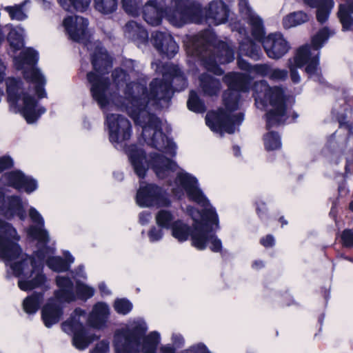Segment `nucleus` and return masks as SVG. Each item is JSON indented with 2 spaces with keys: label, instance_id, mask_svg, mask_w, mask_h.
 <instances>
[{
  "label": "nucleus",
  "instance_id": "b1692460",
  "mask_svg": "<svg viewBox=\"0 0 353 353\" xmlns=\"http://www.w3.org/2000/svg\"><path fill=\"white\" fill-rule=\"evenodd\" d=\"M54 296H55L54 295ZM61 300L56 297L50 298L41 310V318L47 327L57 323L63 314V305Z\"/></svg>",
  "mask_w": 353,
  "mask_h": 353
},
{
  "label": "nucleus",
  "instance_id": "5fc2aeb1",
  "mask_svg": "<svg viewBox=\"0 0 353 353\" xmlns=\"http://www.w3.org/2000/svg\"><path fill=\"white\" fill-rule=\"evenodd\" d=\"M152 217L149 212H142L139 214V222L141 225H146L150 222Z\"/></svg>",
  "mask_w": 353,
  "mask_h": 353
},
{
  "label": "nucleus",
  "instance_id": "f8f14e48",
  "mask_svg": "<svg viewBox=\"0 0 353 353\" xmlns=\"http://www.w3.org/2000/svg\"><path fill=\"white\" fill-rule=\"evenodd\" d=\"M239 10L242 17L245 19L251 26L252 35L259 41H261L267 56L272 59H279L289 51V43L279 32L271 33L267 37L263 20L253 11L248 0H239Z\"/></svg>",
  "mask_w": 353,
  "mask_h": 353
},
{
  "label": "nucleus",
  "instance_id": "3c124183",
  "mask_svg": "<svg viewBox=\"0 0 353 353\" xmlns=\"http://www.w3.org/2000/svg\"><path fill=\"white\" fill-rule=\"evenodd\" d=\"M237 65L239 69L252 74L253 65H251L246 60L243 59L241 56L237 57Z\"/></svg>",
  "mask_w": 353,
  "mask_h": 353
},
{
  "label": "nucleus",
  "instance_id": "f3484780",
  "mask_svg": "<svg viewBox=\"0 0 353 353\" xmlns=\"http://www.w3.org/2000/svg\"><path fill=\"white\" fill-rule=\"evenodd\" d=\"M58 289L54 292V295L62 302L70 303L77 299L87 301L94 294V289L79 281H76L75 292L72 281L63 276H57L55 279Z\"/></svg>",
  "mask_w": 353,
  "mask_h": 353
},
{
  "label": "nucleus",
  "instance_id": "4be33fe9",
  "mask_svg": "<svg viewBox=\"0 0 353 353\" xmlns=\"http://www.w3.org/2000/svg\"><path fill=\"white\" fill-rule=\"evenodd\" d=\"M347 142H350L346 134L336 131L327 139L325 147L323 150L324 156L330 163H338L341 153L347 148Z\"/></svg>",
  "mask_w": 353,
  "mask_h": 353
},
{
  "label": "nucleus",
  "instance_id": "72a5a7b5",
  "mask_svg": "<svg viewBox=\"0 0 353 353\" xmlns=\"http://www.w3.org/2000/svg\"><path fill=\"white\" fill-rule=\"evenodd\" d=\"M155 219L159 227L165 229H172L177 220L174 214L168 210H160L156 214Z\"/></svg>",
  "mask_w": 353,
  "mask_h": 353
},
{
  "label": "nucleus",
  "instance_id": "423d86ee",
  "mask_svg": "<svg viewBox=\"0 0 353 353\" xmlns=\"http://www.w3.org/2000/svg\"><path fill=\"white\" fill-rule=\"evenodd\" d=\"M189 56L197 59L210 72L222 75L224 71L219 64L231 63L234 59V49L220 41L210 30H205L192 36L186 44Z\"/></svg>",
  "mask_w": 353,
  "mask_h": 353
},
{
  "label": "nucleus",
  "instance_id": "0e129e2a",
  "mask_svg": "<svg viewBox=\"0 0 353 353\" xmlns=\"http://www.w3.org/2000/svg\"><path fill=\"white\" fill-rule=\"evenodd\" d=\"M336 203H333L332 206L331 208L330 212V216L332 217L334 220H336Z\"/></svg>",
  "mask_w": 353,
  "mask_h": 353
},
{
  "label": "nucleus",
  "instance_id": "aec40b11",
  "mask_svg": "<svg viewBox=\"0 0 353 353\" xmlns=\"http://www.w3.org/2000/svg\"><path fill=\"white\" fill-rule=\"evenodd\" d=\"M1 181L6 185L12 187L20 191L24 190L31 194L37 189V181L32 176L25 175L20 170H14L5 173L1 176Z\"/></svg>",
  "mask_w": 353,
  "mask_h": 353
},
{
  "label": "nucleus",
  "instance_id": "13d9d810",
  "mask_svg": "<svg viewBox=\"0 0 353 353\" xmlns=\"http://www.w3.org/2000/svg\"><path fill=\"white\" fill-rule=\"evenodd\" d=\"M265 211L266 207L264 203H256V212L261 219H263L265 216Z\"/></svg>",
  "mask_w": 353,
  "mask_h": 353
},
{
  "label": "nucleus",
  "instance_id": "49530a36",
  "mask_svg": "<svg viewBox=\"0 0 353 353\" xmlns=\"http://www.w3.org/2000/svg\"><path fill=\"white\" fill-rule=\"evenodd\" d=\"M163 236V232L161 228H157L155 226L151 228L148 232V237L151 242L160 241Z\"/></svg>",
  "mask_w": 353,
  "mask_h": 353
},
{
  "label": "nucleus",
  "instance_id": "1a4fd4ad",
  "mask_svg": "<svg viewBox=\"0 0 353 353\" xmlns=\"http://www.w3.org/2000/svg\"><path fill=\"white\" fill-rule=\"evenodd\" d=\"M152 68L162 78H155L150 83V104L157 108H167L173 90L180 92L185 90L188 80L181 70L171 63L157 61L152 63Z\"/></svg>",
  "mask_w": 353,
  "mask_h": 353
},
{
  "label": "nucleus",
  "instance_id": "a211bd4d",
  "mask_svg": "<svg viewBox=\"0 0 353 353\" xmlns=\"http://www.w3.org/2000/svg\"><path fill=\"white\" fill-rule=\"evenodd\" d=\"M136 202L143 208H166L171 205V199L167 190L154 183L140 181L136 195Z\"/></svg>",
  "mask_w": 353,
  "mask_h": 353
},
{
  "label": "nucleus",
  "instance_id": "2eb2a0df",
  "mask_svg": "<svg viewBox=\"0 0 353 353\" xmlns=\"http://www.w3.org/2000/svg\"><path fill=\"white\" fill-rule=\"evenodd\" d=\"M85 317L86 312L77 307L70 318L61 324L63 331L72 336V344L79 350L86 349L92 342L99 338L83 324L81 319H84Z\"/></svg>",
  "mask_w": 353,
  "mask_h": 353
},
{
  "label": "nucleus",
  "instance_id": "6e6552de",
  "mask_svg": "<svg viewBox=\"0 0 353 353\" xmlns=\"http://www.w3.org/2000/svg\"><path fill=\"white\" fill-rule=\"evenodd\" d=\"M253 92L258 108L271 106L265 115L268 130L291 123L298 117V114L293 112L290 118L291 108L286 104L284 90L281 86H270L265 80H261L254 83Z\"/></svg>",
  "mask_w": 353,
  "mask_h": 353
},
{
  "label": "nucleus",
  "instance_id": "69168bd1",
  "mask_svg": "<svg viewBox=\"0 0 353 353\" xmlns=\"http://www.w3.org/2000/svg\"><path fill=\"white\" fill-rule=\"evenodd\" d=\"M114 177L118 181H122L123 179V173L121 172H115L113 174Z\"/></svg>",
  "mask_w": 353,
  "mask_h": 353
},
{
  "label": "nucleus",
  "instance_id": "864d4df0",
  "mask_svg": "<svg viewBox=\"0 0 353 353\" xmlns=\"http://www.w3.org/2000/svg\"><path fill=\"white\" fill-rule=\"evenodd\" d=\"M260 242L264 247H272L274 244V238L272 235L268 234L265 237L262 238Z\"/></svg>",
  "mask_w": 353,
  "mask_h": 353
},
{
  "label": "nucleus",
  "instance_id": "ddd939ff",
  "mask_svg": "<svg viewBox=\"0 0 353 353\" xmlns=\"http://www.w3.org/2000/svg\"><path fill=\"white\" fill-rule=\"evenodd\" d=\"M20 79L8 78L6 80L8 101L12 112H20L28 123L36 122L46 109L38 105L33 97L24 92Z\"/></svg>",
  "mask_w": 353,
  "mask_h": 353
},
{
  "label": "nucleus",
  "instance_id": "79ce46f5",
  "mask_svg": "<svg viewBox=\"0 0 353 353\" xmlns=\"http://www.w3.org/2000/svg\"><path fill=\"white\" fill-rule=\"evenodd\" d=\"M114 307L117 313L125 315L132 310V304L126 299H119L115 301Z\"/></svg>",
  "mask_w": 353,
  "mask_h": 353
},
{
  "label": "nucleus",
  "instance_id": "a878e982",
  "mask_svg": "<svg viewBox=\"0 0 353 353\" xmlns=\"http://www.w3.org/2000/svg\"><path fill=\"white\" fill-rule=\"evenodd\" d=\"M123 31L125 37L134 41L139 47L148 43L147 30L143 26L134 21H128L125 25Z\"/></svg>",
  "mask_w": 353,
  "mask_h": 353
},
{
  "label": "nucleus",
  "instance_id": "f257e3e1",
  "mask_svg": "<svg viewBox=\"0 0 353 353\" xmlns=\"http://www.w3.org/2000/svg\"><path fill=\"white\" fill-rule=\"evenodd\" d=\"M88 20L80 16H70L64 19L63 26L68 37L76 42L83 43L88 50L95 46L91 56L92 64L97 72L87 74V79L90 84V92L94 101L100 108L105 110L110 102L119 108L125 110L134 120L136 125L142 128V137L145 142L152 147L174 157L176 154V145L172 139L162 132V121L156 115L147 110L150 104V92L146 83L129 81L130 76L124 70L116 68L112 73L113 84L117 90L125 85V99L116 92H110V82L104 74L112 67V59L100 42L94 44L90 41Z\"/></svg>",
  "mask_w": 353,
  "mask_h": 353
},
{
  "label": "nucleus",
  "instance_id": "4c0bfd02",
  "mask_svg": "<svg viewBox=\"0 0 353 353\" xmlns=\"http://www.w3.org/2000/svg\"><path fill=\"white\" fill-rule=\"evenodd\" d=\"M94 8L103 14H110L118 8L117 0H94Z\"/></svg>",
  "mask_w": 353,
  "mask_h": 353
},
{
  "label": "nucleus",
  "instance_id": "39448f33",
  "mask_svg": "<svg viewBox=\"0 0 353 353\" xmlns=\"http://www.w3.org/2000/svg\"><path fill=\"white\" fill-rule=\"evenodd\" d=\"M190 213L194 219L192 228L180 219L173 225L172 236L179 242L187 241L191 236L192 244L196 249L203 250L209 245L214 252H221L224 256L226 250H222V242L216 235L219 230V216L213 206L203 208L201 212L192 208Z\"/></svg>",
  "mask_w": 353,
  "mask_h": 353
},
{
  "label": "nucleus",
  "instance_id": "ea45409f",
  "mask_svg": "<svg viewBox=\"0 0 353 353\" xmlns=\"http://www.w3.org/2000/svg\"><path fill=\"white\" fill-rule=\"evenodd\" d=\"M265 148L267 150H274L281 147V137L277 132L271 131L263 137Z\"/></svg>",
  "mask_w": 353,
  "mask_h": 353
},
{
  "label": "nucleus",
  "instance_id": "09e8293b",
  "mask_svg": "<svg viewBox=\"0 0 353 353\" xmlns=\"http://www.w3.org/2000/svg\"><path fill=\"white\" fill-rule=\"evenodd\" d=\"M110 343L107 340H102L99 342L94 348L90 353H108Z\"/></svg>",
  "mask_w": 353,
  "mask_h": 353
},
{
  "label": "nucleus",
  "instance_id": "412c9836",
  "mask_svg": "<svg viewBox=\"0 0 353 353\" xmlns=\"http://www.w3.org/2000/svg\"><path fill=\"white\" fill-rule=\"evenodd\" d=\"M151 42L159 54L168 59L174 57L179 51V46L166 30L154 31L152 33Z\"/></svg>",
  "mask_w": 353,
  "mask_h": 353
},
{
  "label": "nucleus",
  "instance_id": "6e6d98bb",
  "mask_svg": "<svg viewBox=\"0 0 353 353\" xmlns=\"http://www.w3.org/2000/svg\"><path fill=\"white\" fill-rule=\"evenodd\" d=\"M160 353H176V348L173 345L166 344L163 345L159 348Z\"/></svg>",
  "mask_w": 353,
  "mask_h": 353
},
{
  "label": "nucleus",
  "instance_id": "7c9ffc66",
  "mask_svg": "<svg viewBox=\"0 0 353 353\" xmlns=\"http://www.w3.org/2000/svg\"><path fill=\"white\" fill-rule=\"evenodd\" d=\"M239 53L254 61L260 60L263 57L261 46L250 38H245L240 42Z\"/></svg>",
  "mask_w": 353,
  "mask_h": 353
},
{
  "label": "nucleus",
  "instance_id": "473e14b6",
  "mask_svg": "<svg viewBox=\"0 0 353 353\" xmlns=\"http://www.w3.org/2000/svg\"><path fill=\"white\" fill-rule=\"evenodd\" d=\"M24 32L25 30L21 27L17 26L13 28L9 25L7 39L10 46L14 50H20L24 46Z\"/></svg>",
  "mask_w": 353,
  "mask_h": 353
},
{
  "label": "nucleus",
  "instance_id": "20e7f679",
  "mask_svg": "<svg viewBox=\"0 0 353 353\" xmlns=\"http://www.w3.org/2000/svg\"><path fill=\"white\" fill-rule=\"evenodd\" d=\"M250 74L231 72L223 78L228 89L223 92V102L225 109L219 108L216 112H209L205 117L206 125L214 132L221 137L223 132L232 134L236 126H239L244 120V114L239 112L233 114L232 112L239 108L241 98L240 92H248L253 78Z\"/></svg>",
  "mask_w": 353,
  "mask_h": 353
},
{
  "label": "nucleus",
  "instance_id": "9d476101",
  "mask_svg": "<svg viewBox=\"0 0 353 353\" xmlns=\"http://www.w3.org/2000/svg\"><path fill=\"white\" fill-rule=\"evenodd\" d=\"M148 326L137 319L118 330L114 336L115 353H157L161 342L160 334L153 331L146 334Z\"/></svg>",
  "mask_w": 353,
  "mask_h": 353
},
{
  "label": "nucleus",
  "instance_id": "393cba45",
  "mask_svg": "<svg viewBox=\"0 0 353 353\" xmlns=\"http://www.w3.org/2000/svg\"><path fill=\"white\" fill-rule=\"evenodd\" d=\"M110 314L109 307L107 304L99 302L96 303L89 314L87 323L90 327L100 330L105 326Z\"/></svg>",
  "mask_w": 353,
  "mask_h": 353
},
{
  "label": "nucleus",
  "instance_id": "6ab92c4d",
  "mask_svg": "<svg viewBox=\"0 0 353 353\" xmlns=\"http://www.w3.org/2000/svg\"><path fill=\"white\" fill-rule=\"evenodd\" d=\"M201 10V21L194 22L195 23H202L203 22L212 23L218 26L227 21L229 17V8L222 0H212L205 9V14L201 3L197 2Z\"/></svg>",
  "mask_w": 353,
  "mask_h": 353
},
{
  "label": "nucleus",
  "instance_id": "0eeeda50",
  "mask_svg": "<svg viewBox=\"0 0 353 353\" xmlns=\"http://www.w3.org/2000/svg\"><path fill=\"white\" fill-rule=\"evenodd\" d=\"M143 17L147 23L159 26L165 17L174 26L201 21V10L192 0H149L143 6Z\"/></svg>",
  "mask_w": 353,
  "mask_h": 353
},
{
  "label": "nucleus",
  "instance_id": "7ed1b4c3",
  "mask_svg": "<svg viewBox=\"0 0 353 353\" xmlns=\"http://www.w3.org/2000/svg\"><path fill=\"white\" fill-rule=\"evenodd\" d=\"M105 123L108 127L110 141L117 150H124L135 174L144 179L151 168L159 179H164L170 172L176 170V163L163 154L152 153L147 158L145 151L136 145L125 147V141L132 135V125L128 119L121 114H107Z\"/></svg>",
  "mask_w": 353,
  "mask_h": 353
},
{
  "label": "nucleus",
  "instance_id": "4468645a",
  "mask_svg": "<svg viewBox=\"0 0 353 353\" xmlns=\"http://www.w3.org/2000/svg\"><path fill=\"white\" fill-rule=\"evenodd\" d=\"M39 60V52L32 48L22 50L19 56L14 57V62L17 70L24 69L26 66H31L23 71V77L28 83L34 85L35 94L39 99L47 97L45 90L46 83L44 75L38 68L34 67Z\"/></svg>",
  "mask_w": 353,
  "mask_h": 353
},
{
  "label": "nucleus",
  "instance_id": "4d7b16f0",
  "mask_svg": "<svg viewBox=\"0 0 353 353\" xmlns=\"http://www.w3.org/2000/svg\"><path fill=\"white\" fill-rule=\"evenodd\" d=\"M172 340L173 343L177 346V347H181L184 344V339L181 334H174L172 337Z\"/></svg>",
  "mask_w": 353,
  "mask_h": 353
},
{
  "label": "nucleus",
  "instance_id": "e2e57ef3",
  "mask_svg": "<svg viewBox=\"0 0 353 353\" xmlns=\"http://www.w3.org/2000/svg\"><path fill=\"white\" fill-rule=\"evenodd\" d=\"M5 70H6V66L4 63L1 61L0 59V83H1L5 77Z\"/></svg>",
  "mask_w": 353,
  "mask_h": 353
},
{
  "label": "nucleus",
  "instance_id": "c85d7f7f",
  "mask_svg": "<svg viewBox=\"0 0 353 353\" xmlns=\"http://www.w3.org/2000/svg\"><path fill=\"white\" fill-rule=\"evenodd\" d=\"M338 17L343 30L353 31V0H345L340 4Z\"/></svg>",
  "mask_w": 353,
  "mask_h": 353
},
{
  "label": "nucleus",
  "instance_id": "cd10ccee",
  "mask_svg": "<svg viewBox=\"0 0 353 353\" xmlns=\"http://www.w3.org/2000/svg\"><path fill=\"white\" fill-rule=\"evenodd\" d=\"M303 2L310 7L317 9L316 20L321 24L327 21L334 5L333 0H303Z\"/></svg>",
  "mask_w": 353,
  "mask_h": 353
},
{
  "label": "nucleus",
  "instance_id": "58836bf2",
  "mask_svg": "<svg viewBox=\"0 0 353 353\" xmlns=\"http://www.w3.org/2000/svg\"><path fill=\"white\" fill-rule=\"evenodd\" d=\"M187 105L190 110L196 113H203L206 110L204 101L200 99L197 92L194 90L190 92Z\"/></svg>",
  "mask_w": 353,
  "mask_h": 353
},
{
  "label": "nucleus",
  "instance_id": "052dcab7",
  "mask_svg": "<svg viewBox=\"0 0 353 353\" xmlns=\"http://www.w3.org/2000/svg\"><path fill=\"white\" fill-rule=\"evenodd\" d=\"M99 289L102 296H107L111 294L110 290L108 288L104 282H101L99 284Z\"/></svg>",
  "mask_w": 353,
  "mask_h": 353
},
{
  "label": "nucleus",
  "instance_id": "e433bc0d",
  "mask_svg": "<svg viewBox=\"0 0 353 353\" xmlns=\"http://www.w3.org/2000/svg\"><path fill=\"white\" fill-rule=\"evenodd\" d=\"M58 1L67 11L84 12L88 8L91 0H58Z\"/></svg>",
  "mask_w": 353,
  "mask_h": 353
},
{
  "label": "nucleus",
  "instance_id": "5701e85b",
  "mask_svg": "<svg viewBox=\"0 0 353 353\" xmlns=\"http://www.w3.org/2000/svg\"><path fill=\"white\" fill-rule=\"evenodd\" d=\"M29 216L33 223L27 230L28 236L39 243L46 245L50 241L48 231L44 228V219L34 207L29 209Z\"/></svg>",
  "mask_w": 353,
  "mask_h": 353
},
{
  "label": "nucleus",
  "instance_id": "c9c22d12",
  "mask_svg": "<svg viewBox=\"0 0 353 353\" xmlns=\"http://www.w3.org/2000/svg\"><path fill=\"white\" fill-rule=\"evenodd\" d=\"M30 3V0H24L19 4H16L12 6H6L4 10L9 14L11 19L23 21L28 18L26 11L24 10V6Z\"/></svg>",
  "mask_w": 353,
  "mask_h": 353
},
{
  "label": "nucleus",
  "instance_id": "a18cd8bd",
  "mask_svg": "<svg viewBox=\"0 0 353 353\" xmlns=\"http://www.w3.org/2000/svg\"><path fill=\"white\" fill-rule=\"evenodd\" d=\"M342 244L346 248L353 247V229L352 230H345L341 236Z\"/></svg>",
  "mask_w": 353,
  "mask_h": 353
},
{
  "label": "nucleus",
  "instance_id": "a19ab883",
  "mask_svg": "<svg viewBox=\"0 0 353 353\" xmlns=\"http://www.w3.org/2000/svg\"><path fill=\"white\" fill-rule=\"evenodd\" d=\"M121 3L122 7L127 14L132 17L139 15L142 6L141 0H122Z\"/></svg>",
  "mask_w": 353,
  "mask_h": 353
},
{
  "label": "nucleus",
  "instance_id": "338daca9",
  "mask_svg": "<svg viewBox=\"0 0 353 353\" xmlns=\"http://www.w3.org/2000/svg\"><path fill=\"white\" fill-rule=\"evenodd\" d=\"M252 267L256 269H259L263 267V263L261 261H256L253 263Z\"/></svg>",
  "mask_w": 353,
  "mask_h": 353
},
{
  "label": "nucleus",
  "instance_id": "c03bdc74",
  "mask_svg": "<svg viewBox=\"0 0 353 353\" xmlns=\"http://www.w3.org/2000/svg\"><path fill=\"white\" fill-rule=\"evenodd\" d=\"M288 77V71L285 69L274 68L272 67L269 79L274 81H284Z\"/></svg>",
  "mask_w": 353,
  "mask_h": 353
},
{
  "label": "nucleus",
  "instance_id": "680f3d73",
  "mask_svg": "<svg viewBox=\"0 0 353 353\" xmlns=\"http://www.w3.org/2000/svg\"><path fill=\"white\" fill-rule=\"evenodd\" d=\"M9 30V25L0 28V43L4 40L5 34Z\"/></svg>",
  "mask_w": 353,
  "mask_h": 353
},
{
  "label": "nucleus",
  "instance_id": "c756f323",
  "mask_svg": "<svg viewBox=\"0 0 353 353\" xmlns=\"http://www.w3.org/2000/svg\"><path fill=\"white\" fill-rule=\"evenodd\" d=\"M63 256L65 259L61 256L48 258L46 261L47 265L54 272H64L68 271L71 264L74 261V258L68 251H64Z\"/></svg>",
  "mask_w": 353,
  "mask_h": 353
},
{
  "label": "nucleus",
  "instance_id": "f03ea898",
  "mask_svg": "<svg viewBox=\"0 0 353 353\" xmlns=\"http://www.w3.org/2000/svg\"><path fill=\"white\" fill-rule=\"evenodd\" d=\"M19 196L5 197L4 191L0 188V214L7 219L17 216L21 220L26 218L24 205ZM21 239L17 230L12 224L0 219V260L10 267L13 275L19 278L18 286L23 291L41 288L42 292H34L23 302L24 311L34 314L43 302L44 292L50 288L48 279L43 273V249H39L30 256L23 252L19 242Z\"/></svg>",
  "mask_w": 353,
  "mask_h": 353
},
{
  "label": "nucleus",
  "instance_id": "37998d69",
  "mask_svg": "<svg viewBox=\"0 0 353 353\" xmlns=\"http://www.w3.org/2000/svg\"><path fill=\"white\" fill-rule=\"evenodd\" d=\"M272 65L269 63H258L253 65L252 74L269 79Z\"/></svg>",
  "mask_w": 353,
  "mask_h": 353
},
{
  "label": "nucleus",
  "instance_id": "f704fd0d",
  "mask_svg": "<svg viewBox=\"0 0 353 353\" xmlns=\"http://www.w3.org/2000/svg\"><path fill=\"white\" fill-rule=\"evenodd\" d=\"M309 20V17L307 13L303 11L294 12L283 19V27L286 29L301 25L307 22Z\"/></svg>",
  "mask_w": 353,
  "mask_h": 353
},
{
  "label": "nucleus",
  "instance_id": "bb28decb",
  "mask_svg": "<svg viewBox=\"0 0 353 353\" xmlns=\"http://www.w3.org/2000/svg\"><path fill=\"white\" fill-rule=\"evenodd\" d=\"M199 88L205 97H218L221 90L220 80L208 74L203 73L199 76Z\"/></svg>",
  "mask_w": 353,
  "mask_h": 353
},
{
  "label": "nucleus",
  "instance_id": "de8ad7c7",
  "mask_svg": "<svg viewBox=\"0 0 353 353\" xmlns=\"http://www.w3.org/2000/svg\"><path fill=\"white\" fill-rule=\"evenodd\" d=\"M181 353H210L207 347L203 343H199L192 345L189 348L184 350Z\"/></svg>",
  "mask_w": 353,
  "mask_h": 353
},
{
  "label": "nucleus",
  "instance_id": "9b49d317",
  "mask_svg": "<svg viewBox=\"0 0 353 353\" xmlns=\"http://www.w3.org/2000/svg\"><path fill=\"white\" fill-rule=\"evenodd\" d=\"M330 36L327 28L321 29L312 39V45H305L300 47L292 59H290L288 67L290 70V76L293 83L301 82V77L297 68H302L305 65V72L309 77L319 83H323L324 79L319 67L320 48L328 40Z\"/></svg>",
  "mask_w": 353,
  "mask_h": 353
},
{
  "label": "nucleus",
  "instance_id": "774afa93",
  "mask_svg": "<svg viewBox=\"0 0 353 353\" xmlns=\"http://www.w3.org/2000/svg\"><path fill=\"white\" fill-rule=\"evenodd\" d=\"M232 149H233V152H234V156L239 157L241 153L240 148L239 146L234 145V146H233Z\"/></svg>",
  "mask_w": 353,
  "mask_h": 353
},
{
  "label": "nucleus",
  "instance_id": "dca6fc26",
  "mask_svg": "<svg viewBox=\"0 0 353 353\" xmlns=\"http://www.w3.org/2000/svg\"><path fill=\"white\" fill-rule=\"evenodd\" d=\"M172 190L179 199L183 196L185 193L190 201L196 203L203 209L212 206L199 188L197 179L183 170L177 173Z\"/></svg>",
  "mask_w": 353,
  "mask_h": 353
},
{
  "label": "nucleus",
  "instance_id": "2f4dec72",
  "mask_svg": "<svg viewBox=\"0 0 353 353\" xmlns=\"http://www.w3.org/2000/svg\"><path fill=\"white\" fill-rule=\"evenodd\" d=\"M239 53L254 61L260 60L263 57L261 46L250 38H245L240 42Z\"/></svg>",
  "mask_w": 353,
  "mask_h": 353
},
{
  "label": "nucleus",
  "instance_id": "8fccbe9b",
  "mask_svg": "<svg viewBox=\"0 0 353 353\" xmlns=\"http://www.w3.org/2000/svg\"><path fill=\"white\" fill-rule=\"evenodd\" d=\"M13 164V160L10 157L3 156L0 157V173L6 169L12 168Z\"/></svg>",
  "mask_w": 353,
  "mask_h": 353
},
{
  "label": "nucleus",
  "instance_id": "bf43d9fd",
  "mask_svg": "<svg viewBox=\"0 0 353 353\" xmlns=\"http://www.w3.org/2000/svg\"><path fill=\"white\" fill-rule=\"evenodd\" d=\"M123 65L126 68H128L130 72L136 71V69H135L136 65H135V61L134 60L127 59L123 62Z\"/></svg>",
  "mask_w": 353,
  "mask_h": 353
},
{
  "label": "nucleus",
  "instance_id": "603ef678",
  "mask_svg": "<svg viewBox=\"0 0 353 353\" xmlns=\"http://www.w3.org/2000/svg\"><path fill=\"white\" fill-rule=\"evenodd\" d=\"M71 274L72 278L76 281H79V279H85L87 278L86 273L84 270V266L83 265H79L76 270L72 271Z\"/></svg>",
  "mask_w": 353,
  "mask_h": 353
}]
</instances>
